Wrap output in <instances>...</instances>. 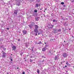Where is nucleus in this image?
<instances>
[{"label": "nucleus", "mask_w": 74, "mask_h": 74, "mask_svg": "<svg viewBox=\"0 0 74 74\" xmlns=\"http://www.w3.org/2000/svg\"><path fill=\"white\" fill-rule=\"evenodd\" d=\"M34 26L35 27V29H34V32L36 33L38 32V26L37 25H35Z\"/></svg>", "instance_id": "nucleus-1"}, {"label": "nucleus", "mask_w": 74, "mask_h": 74, "mask_svg": "<svg viewBox=\"0 0 74 74\" xmlns=\"http://www.w3.org/2000/svg\"><path fill=\"white\" fill-rule=\"evenodd\" d=\"M18 11H19V10H14L13 15L14 16H15V17L17 16V14H18Z\"/></svg>", "instance_id": "nucleus-2"}, {"label": "nucleus", "mask_w": 74, "mask_h": 74, "mask_svg": "<svg viewBox=\"0 0 74 74\" xmlns=\"http://www.w3.org/2000/svg\"><path fill=\"white\" fill-rule=\"evenodd\" d=\"M53 26H54V25H52L51 24H49L48 25V27L49 29H52Z\"/></svg>", "instance_id": "nucleus-3"}, {"label": "nucleus", "mask_w": 74, "mask_h": 74, "mask_svg": "<svg viewBox=\"0 0 74 74\" xmlns=\"http://www.w3.org/2000/svg\"><path fill=\"white\" fill-rule=\"evenodd\" d=\"M59 56H56L54 58V60H56L59 59Z\"/></svg>", "instance_id": "nucleus-4"}, {"label": "nucleus", "mask_w": 74, "mask_h": 74, "mask_svg": "<svg viewBox=\"0 0 74 74\" xmlns=\"http://www.w3.org/2000/svg\"><path fill=\"white\" fill-rule=\"evenodd\" d=\"M29 42H27L25 43V46L26 48H28V47H29L30 46V45H29Z\"/></svg>", "instance_id": "nucleus-5"}, {"label": "nucleus", "mask_w": 74, "mask_h": 74, "mask_svg": "<svg viewBox=\"0 0 74 74\" xmlns=\"http://www.w3.org/2000/svg\"><path fill=\"white\" fill-rule=\"evenodd\" d=\"M67 56H68V55L67 54V53H63L62 54V56L64 57V58H67Z\"/></svg>", "instance_id": "nucleus-6"}, {"label": "nucleus", "mask_w": 74, "mask_h": 74, "mask_svg": "<svg viewBox=\"0 0 74 74\" xmlns=\"http://www.w3.org/2000/svg\"><path fill=\"white\" fill-rule=\"evenodd\" d=\"M12 51H15L16 49V46L15 45H13L12 46Z\"/></svg>", "instance_id": "nucleus-7"}, {"label": "nucleus", "mask_w": 74, "mask_h": 74, "mask_svg": "<svg viewBox=\"0 0 74 74\" xmlns=\"http://www.w3.org/2000/svg\"><path fill=\"white\" fill-rule=\"evenodd\" d=\"M7 56V54L5 52L3 53L2 56V58H5Z\"/></svg>", "instance_id": "nucleus-8"}, {"label": "nucleus", "mask_w": 74, "mask_h": 74, "mask_svg": "<svg viewBox=\"0 0 74 74\" xmlns=\"http://www.w3.org/2000/svg\"><path fill=\"white\" fill-rule=\"evenodd\" d=\"M40 19V17L37 16L35 18V20L36 21H38L39 19Z\"/></svg>", "instance_id": "nucleus-9"}, {"label": "nucleus", "mask_w": 74, "mask_h": 74, "mask_svg": "<svg viewBox=\"0 0 74 74\" xmlns=\"http://www.w3.org/2000/svg\"><path fill=\"white\" fill-rule=\"evenodd\" d=\"M52 32L54 34L56 33H57L58 32V31H57V29H53Z\"/></svg>", "instance_id": "nucleus-10"}, {"label": "nucleus", "mask_w": 74, "mask_h": 74, "mask_svg": "<svg viewBox=\"0 0 74 74\" xmlns=\"http://www.w3.org/2000/svg\"><path fill=\"white\" fill-rule=\"evenodd\" d=\"M38 32H32V34L33 35H34L35 36H37V33H38Z\"/></svg>", "instance_id": "nucleus-11"}, {"label": "nucleus", "mask_w": 74, "mask_h": 74, "mask_svg": "<svg viewBox=\"0 0 74 74\" xmlns=\"http://www.w3.org/2000/svg\"><path fill=\"white\" fill-rule=\"evenodd\" d=\"M17 16H18L17 17V18H22V17H23L19 13L18 14Z\"/></svg>", "instance_id": "nucleus-12"}, {"label": "nucleus", "mask_w": 74, "mask_h": 74, "mask_svg": "<svg viewBox=\"0 0 74 74\" xmlns=\"http://www.w3.org/2000/svg\"><path fill=\"white\" fill-rule=\"evenodd\" d=\"M46 50H47V48L46 47H43L42 49V52H45Z\"/></svg>", "instance_id": "nucleus-13"}, {"label": "nucleus", "mask_w": 74, "mask_h": 74, "mask_svg": "<svg viewBox=\"0 0 74 74\" xmlns=\"http://www.w3.org/2000/svg\"><path fill=\"white\" fill-rule=\"evenodd\" d=\"M40 5H40V4L36 3L35 5V7L38 8V6H40Z\"/></svg>", "instance_id": "nucleus-14"}, {"label": "nucleus", "mask_w": 74, "mask_h": 74, "mask_svg": "<svg viewBox=\"0 0 74 74\" xmlns=\"http://www.w3.org/2000/svg\"><path fill=\"white\" fill-rule=\"evenodd\" d=\"M30 29H32L33 27V25L32 24H31L30 25H28Z\"/></svg>", "instance_id": "nucleus-15"}, {"label": "nucleus", "mask_w": 74, "mask_h": 74, "mask_svg": "<svg viewBox=\"0 0 74 74\" xmlns=\"http://www.w3.org/2000/svg\"><path fill=\"white\" fill-rule=\"evenodd\" d=\"M23 33L24 35L25 34H26V33H27V31L26 30H23Z\"/></svg>", "instance_id": "nucleus-16"}, {"label": "nucleus", "mask_w": 74, "mask_h": 74, "mask_svg": "<svg viewBox=\"0 0 74 74\" xmlns=\"http://www.w3.org/2000/svg\"><path fill=\"white\" fill-rule=\"evenodd\" d=\"M17 4H18V5L19 6L20 5H21V1H17Z\"/></svg>", "instance_id": "nucleus-17"}, {"label": "nucleus", "mask_w": 74, "mask_h": 74, "mask_svg": "<svg viewBox=\"0 0 74 74\" xmlns=\"http://www.w3.org/2000/svg\"><path fill=\"white\" fill-rule=\"evenodd\" d=\"M4 29H1V33H2V34H3V33H4Z\"/></svg>", "instance_id": "nucleus-18"}, {"label": "nucleus", "mask_w": 74, "mask_h": 74, "mask_svg": "<svg viewBox=\"0 0 74 74\" xmlns=\"http://www.w3.org/2000/svg\"><path fill=\"white\" fill-rule=\"evenodd\" d=\"M37 73H38V74L40 73V70H39V69H37Z\"/></svg>", "instance_id": "nucleus-19"}, {"label": "nucleus", "mask_w": 74, "mask_h": 74, "mask_svg": "<svg viewBox=\"0 0 74 74\" xmlns=\"http://www.w3.org/2000/svg\"><path fill=\"white\" fill-rule=\"evenodd\" d=\"M41 0H36V2H38V3H40Z\"/></svg>", "instance_id": "nucleus-20"}, {"label": "nucleus", "mask_w": 74, "mask_h": 74, "mask_svg": "<svg viewBox=\"0 0 74 74\" xmlns=\"http://www.w3.org/2000/svg\"><path fill=\"white\" fill-rule=\"evenodd\" d=\"M34 12H37V10L35 9L34 11Z\"/></svg>", "instance_id": "nucleus-21"}, {"label": "nucleus", "mask_w": 74, "mask_h": 74, "mask_svg": "<svg viewBox=\"0 0 74 74\" xmlns=\"http://www.w3.org/2000/svg\"><path fill=\"white\" fill-rule=\"evenodd\" d=\"M38 66H39L40 67H41V64H40V63H38Z\"/></svg>", "instance_id": "nucleus-22"}, {"label": "nucleus", "mask_w": 74, "mask_h": 74, "mask_svg": "<svg viewBox=\"0 0 74 74\" xmlns=\"http://www.w3.org/2000/svg\"><path fill=\"white\" fill-rule=\"evenodd\" d=\"M66 64L67 65V66H70V64L69 63H68V62H66Z\"/></svg>", "instance_id": "nucleus-23"}, {"label": "nucleus", "mask_w": 74, "mask_h": 74, "mask_svg": "<svg viewBox=\"0 0 74 74\" xmlns=\"http://www.w3.org/2000/svg\"><path fill=\"white\" fill-rule=\"evenodd\" d=\"M40 33L41 34H42V33H43V30H40Z\"/></svg>", "instance_id": "nucleus-24"}, {"label": "nucleus", "mask_w": 74, "mask_h": 74, "mask_svg": "<svg viewBox=\"0 0 74 74\" xmlns=\"http://www.w3.org/2000/svg\"><path fill=\"white\" fill-rule=\"evenodd\" d=\"M61 29H59L58 30V32H61Z\"/></svg>", "instance_id": "nucleus-25"}, {"label": "nucleus", "mask_w": 74, "mask_h": 74, "mask_svg": "<svg viewBox=\"0 0 74 74\" xmlns=\"http://www.w3.org/2000/svg\"><path fill=\"white\" fill-rule=\"evenodd\" d=\"M61 4H62V5H63V4H64V3L63 2H61Z\"/></svg>", "instance_id": "nucleus-26"}, {"label": "nucleus", "mask_w": 74, "mask_h": 74, "mask_svg": "<svg viewBox=\"0 0 74 74\" xmlns=\"http://www.w3.org/2000/svg\"><path fill=\"white\" fill-rule=\"evenodd\" d=\"M41 43H42V42H41V41H40L38 44H41Z\"/></svg>", "instance_id": "nucleus-27"}, {"label": "nucleus", "mask_w": 74, "mask_h": 74, "mask_svg": "<svg viewBox=\"0 0 74 74\" xmlns=\"http://www.w3.org/2000/svg\"><path fill=\"white\" fill-rule=\"evenodd\" d=\"M23 52H21V54L20 55L21 56H22V55H23Z\"/></svg>", "instance_id": "nucleus-28"}, {"label": "nucleus", "mask_w": 74, "mask_h": 74, "mask_svg": "<svg viewBox=\"0 0 74 74\" xmlns=\"http://www.w3.org/2000/svg\"><path fill=\"white\" fill-rule=\"evenodd\" d=\"M42 58H45V57H44V56H42Z\"/></svg>", "instance_id": "nucleus-29"}, {"label": "nucleus", "mask_w": 74, "mask_h": 74, "mask_svg": "<svg viewBox=\"0 0 74 74\" xmlns=\"http://www.w3.org/2000/svg\"><path fill=\"white\" fill-rule=\"evenodd\" d=\"M33 60H32V59H30V62H33Z\"/></svg>", "instance_id": "nucleus-30"}, {"label": "nucleus", "mask_w": 74, "mask_h": 74, "mask_svg": "<svg viewBox=\"0 0 74 74\" xmlns=\"http://www.w3.org/2000/svg\"><path fill=\"white\" fill-rule=\"evenodd\" d=\"M56 21V20H55V19H54L53 20V22H55Z\"/></svg>", "instance_id": "nucleus-31"}, {"label": "nucleus", "mask_w": 74, "mask_h": 74, "mask_svg": "<svg viewBox=\"0 0 74 74\" xmlns=\"http://www.w3.org/2000/svg\"><path fill=\"white\" fill-rule=\"evenodd\" d=\"M51 68L52 69V70H53V69H54L55 68H54V66H53Z\"/></svg>", "instance_id": "nucleus-32"}, {"label": "nucleus", "mask_w": 74, "mask_h": 74, "mask_svg": "<svg viewBox=\"0 0 74 74\" xmlns=\"http://www.w3.org/2000/svg\"><path fill=\"white\" fill-rule=\"evenodd\" d=\"M51 15L52 16H53V13H52Z\"/></svg>", "instance_id": "nucleus-33"}, {"label": "nucleus", "mask_w": 74, "mask_h": 74, "mask_svg": "<svg viewBox=\"0 0 74 74\" xmlns=\"http://www.w3.org/2000/svg\"><path fill=\"white\" fill-rule=\"evenodd\" d=\"M47 47H48V45H46L45 46V48H47Z\"/></svg>", "instance_id": "nucleus-34"}, {"label": "nucleus", "mask_w": 74, "mask_h": 74, "mask_svg": "<svg viewBox=\"0 0 74 74\" xmlns=\"http://www.w3.org/2000/svg\"><path fill=\"white\" fill-rule=\"evenodd\" d=\"M47 10V8H45V10L46 11V10Z\"/></svg>", "instance_id": "nucleus-35"}, {"label": "nucleus", "mask_w": 74, "mask_h": 74, "mask_svg": "<svg viewBox=\"0 0 74 74\" xmlns=\"http://www.w3.org/2000/svg\"><path fill=\"white\" fill-rule=\"evenodd\" d=\"M10 60H11V62H12L13 61L12 59H11Z\"/></svg>", "instance_id": "nucleus-36"}, {"label": "nucleus", "mask_w": 74, "mask_h": 74, "mask_svg": "<svg viewBox=\"0 0 74 74\" xmlns=\"http://www.w3.org/2000/svg\"><path fill=\"white\" fill-rule=\"evenodd\" d=\"M6 29H7V30H9V29H10V28H7Z\"/></svg>", "instance_id": "nucleus-37"}, {"label": "nucleus", "mask_w": 74, "mask_h": 74, "mask_svg": "<svg viewBox=\"0 0 74 74\" xmlns=\"http://www.w3.org/2000/svg\"><path fill=\"white\" fill-rule=\"evenodd\" d=\"M42 62H45V60H43L42 61Z\"/></svg>", "instance_id": "nucleus-38"}, {"label": "nucleus", "mask_w": 74, "mask_h": 74, "mask_svg": "<svg viewBox=\"0 0 74 74\" xmlns=\"http://www.w3.org/2000/svg\"><path fill=\"white\" fill-rule=\"evenodd\" d=\"M63 7H66V5H63Z\"/></svg>", "instance_id": "nucleus-39"}, {"label": "nucleus", "mask_w": 74, "mask_h": 74, "mask_svg": "<svg viewBox=\"0 0 74 74\" xmlns=\"http://www.w3.org/2000/svg\"><path fill=\"white\" fill-rule=\"evenodd\" d=\"M72 3H74V0L72 1Z\"/></svg>", "instance_id": "nucleus-40"}, {"label": "nucleus", "mask_w": 74, "mask_h": 74, "mask_svg": "<svg viewBox=\"0 0 74 74\" xmlns=\"http://www.w3.org/2000/svg\"><path fill=\"white\" fill-rule=\"evenodd\" d=\"M3 50H4V51H5V50H6V48H5L3 49Z\"/></svg>", "instance_id": "nucleus-41"}, {"label": "nucleus", "mask_w": 74, "mask_h": 74, "mask_svg": "<svg viewBox=\"0 0 74 74\" xmlns=\"http://www.w3.org/2000/svg\"><path fill=\"white\" fill-rule=\"evenodd\" d=\"M43 8H40V10H42V9Z\"/></svg>", "instance_id": "nucleus-42"}, {"label": "nucleus", "mask_w": 74, "mask_h": 74, "mask_svg": "<svg viewBox=\"0 0 74 74\" xmlns=\"http://www.w3.org/2000/svg\"><path fill=\"white\" fill-rule=\"evenodd\" d=\"M71 41L73 42V41H74V39H73V40H71Z\"/></svg>", "instance_id": "nucleus-43"}, {"label": "nucleus", "mask_w": 74, "mask_h": 74, "mask_svg": "<svg viewBox=\"0 0 74 74\" xmlns=\"http://www.w3.org/2000/svg\"><path fill=\"white\" fill-rule=\"evenodd\" d=\"M41 34V33H38V35H39V34Z\"/></svg>", "instance_id": "nucleus-44"}, {"label": "nucleus", "mask_w": 74, "mask_h": 74, "mask_svg": "<svg viewBox=\"0 0 74 74\" xmlns=\"http://www.w3.org/2000/svg\"><path fill=\"white\" fill-rule=\"evenodd\" d=\"M43 15L45 17H46V16H45V14H44Z\"/></svg>", "instance_id": "nucleus-45"}, {"label": "nucleus", "mask_w": 74, "mask_h": 74, "mask_svg": "<svg viewBox=\"0 0 74 74\" xmlns=\"http://www.w3.org/2000/svg\"><path fill=\"white\" fill-rule=\"evenodd\" d=\"M19 0L21 2H22L21 0H22V1H23V0Z\"/></svg>", "instance_id": "nucleus-46"}, {"label": "nucleus", "mask_w": 74, "mask_h": 74, "mask_svg": "<svg viewBox=\"0 0 74 74\" xmlns=\"http://www.w3.org/2000/svg\"><path fill=\"white\" fill-rule=\"evenodd\" d=\"M72 37L73 38H74V37L73 36H72Z\"/></svg>", "instance_id": "nucleus-47"}, {"label": "nucleus", "mask_w": 74, "mask_h": 74, "mask_svg": "<svg viewBox=\"0 0 74 74\" xmlns=\"http://www.w3.org/2000/svg\"><path fill=\"white\" fill-rule=\"evenodd\" d=\"M7 74H10V73L8 72H7Z\"/></svg>", "instance_id": "nucleus-48"}, {"label": "nucleus", "mask_w": 74, "mask_h": 74, "mask_svg": "<svg viewBox=\"0 0 74 74\" xmlns=\"http://www.w3.org/2000/svg\"><path fill=\"white\" fill-rule=\"evenodd\" d=\"M33 51V48H32V51Z\"/></svg>", "instance_id": "nucleus-49"}, {"label": "nucleus", "mask_w": 74, "mask_h": 74, "mask_svg": "<svg viewBox=\"0 0 74 74\" xmlns=\"http://www.w3.org/2000/svg\"><path fill=\"white\" fill-rule=\"evenodd\" d=\"M23 13H21V14H23H23H24V12H23Z\"/></svg>", "instance_id": "nucleus-50"}, {"label": "nucleus", "mask_w": 74, "mask_h": 74, "mask_svg": "<svg viewBox=\"0 0 74 74\" xmlns=\"http://www.w3.org/2000/svg\"><path fill=\"white\" fill-rule=\"evenodd\" d=\"M1 41V38H0V41Z\"/></svg>", "instance_id": "nucleus-51"}, {"label": "nucleus", "mask_w": 74, "mask_h": 74, "mask_svg": "<svg viewBox=\"0 0 74 74\" xmlns=\"http://www.w3.org/2000/svg\"><path fill=\"white\" fill-rule=\"evenodd\" d=\"M16 1H17H17H19V0H15Z\"/></svg>", "instance_id": "nucleus-52"}, {"label": "nucleus", "mask_w": 74, "mask_h": 74, "mask_svg": "<svg viewBox=\"0 0 74 74\" xmlns=\"http://www.w3.org/2000/svg\"><path fill=\"white\" fill-rule=\"evenodd\" d=\"M30 58H33V56H31V57H30Z\"/></svg>", "instance_id": "nucleus-53"}, {"label": "nucleus", "mask_w": 74, "mask_h": 74, "mask_svg": "<svg viewBox=\"0 0 74 74\" xmlns=\"http://www.w3.org/2000/svg\"><path fill=\"white\" fill-rule=\"evenodd\" d=\"M20 41V39H18V41Z\"/></svg>", "instance_id": "nucleus-54"}, {"label": "nucleus", "mask_w": 74, "mask_h": 74, "mask_svg": "<svg viewBox=\"0 0 74 74\" xmlns=\"http://www.w3.org/2000/svg\"><path fill=\"white\" fill-rule=\"evenodd\" d=\"M3 46H1V48H3Z\"/></svg>", "instance_id": "nucleus-55"}, {"label": "nucleus", "mask_w": 74, "mask_h": 74, "mask_svg": "<svg viewBox=\"0 0 74 74\" xmlns=\"http://www.w3.org/2000/svg\"><path fill=\"white\" fill-rule=\"evenodd\" d=\"M29 56V55H27V56Z\"/></svg>", "instance_id": "nucleus-56"}, {"label": "nucleus", "mask_w": 74, "mask_h": 74, "mask_svg": "<svg viewBox=\"0 0 74 74\" xmlns=\"http://www.w3.org/2000/svg\"><path fill=\"white\" fill-rule=\"evenodd\" d=\"M65 67H67V66L66 65Z\"/></svg>", "instance_id": "nucleus-57"}, {"label": "nucleus", "mask_w": 74, "mask_h": 74, "mask_svg": "<svg viewBox=\"0 0 74 74\" xmlns=\"http://www.w3.org/2000/svg\"><path fill=\"white\" fill-rule=\"evenodd\" d=\"M34 15H34V14H33V16H34Z\"/></svg>", "instance_id": "nucleus-58"}, {"label": "nucleus", "mask_w": 74, "mask_h": 74, "mask_svg": "<svg viewBox=\"0 0 74 74\" xmlns=\"http://www.w3.org/2000/svg\"><path fill=\"white\" fill-rule=\"evenodd\" d=\"M25 62H26V61H27L26 60H25Z\"/></svg>", "instance_id": "nucleus-59"}, {"label": "nucleus", "mask_w": 74, "mask_h": 74, "mask_svg": "<svg viewBox=\"0 0 74 74\" xmlns=\"http://www.w3.org/2000/svg\"><path fill=\"white\" fill-rule=\"evenodd\" d=\"M56 22H58V20H56Z\"/></svg>", "instance_id": "nucleus-60"}, {"label": "nucleus", "mask_w": 74, "mask_h": 74, "mask_svg": "<svg viewBox=\"0 0 74 74\" xmlns=\"http://www.w3.org/2000/svg\"><path fill=\"white\" fill-rule=\"evenodd\" d=\"M45 44H46L47 43H46V42H45Z\"/></svg>", "instance_id": "nucleus-61"}, {"label": "nucleus", "mask_w": 74, "mask_h": 74, "mask_svg": "<svg viewBox=\"0 0 74 74\" xmlns=\"http://www.w3.org/2000/svg\"><path fill=\"white\" fill-rule=\"evenodd\" d=\"M66 20H68V18H66Z\"/></svg>", "instance_id": "nucleus-62"}, {"label": "nucleus", "mask_w": 74, "mask_h": 74, "mask_svg": "<svg viewBox=\"0 0 74 74\" xmlns=\"http://www.w3.org/2000/svg\"><path fill=\"white\" fill-rule=\"evenodd\" d=\"M19 69L18 67H17V69Z\"/></svg>", "instance_id": "nucleus-63"}, {"label": "nucleus", "mask_w": 74, "mask_h": 74, "mask_svg": "<svg viewBox=\"0 0 74 74\" xmlns=\"http://www.w3.org/2000/svg\"><path fill=\"white\" fill-rule=\"evenodd\" d=\"M11 55L12 56V54H11Z\"/></svg>", "instance_id": "nucleus-64"}]
</instances>
